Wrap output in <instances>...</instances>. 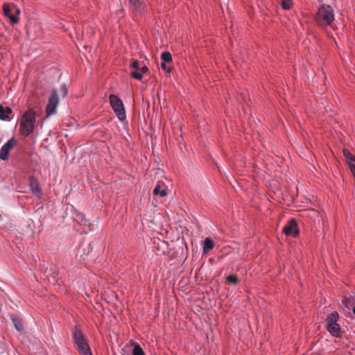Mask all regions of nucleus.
<instances>
[{
	"label": "nucleus",
	"instance_id": "f257e3e1",
	"mask_svg": "<svg viewBox=\"0 0 355 355\" xmlns=\"http://www.w3.org/2000/svg\"><path fill=\"white\" fill-rule=\"evenodd\" d=\"M36 112L28 109L23 113L19 119V132L24 137H28L37 127Z\"/></svg>",
	"mask_w": 355,
	"mask_h": 355
},
{
	"label": "nucleus",
	"instance_id": "f03ea898",
	"mask_svg": "<svg viewBox=\"0 0 355 355\" xmlns=\"http://www.w3.org/2000/svg\"><path fill=\"white\" fill-rule=\"evenodd\" d=\"M335 19L334 10L329 5L323 3L318 8L315 16V21L320 27L331 26Z\"/></svg>",
	"mask_w": 355,
	"mask_h": 355
},
{
	"label": "nucleus",
	"instance_id": "7ed1b4c3",
	"mask_svg": "<svg viewBox=\"0 0 355 355\" xmlns=\"http://www.w3.org/2000/svg\"><path fill=\"white\" fill-rule=\"evenodd\" d=\"M73 343L75 348L81 355H92L87 339L82 331L77 327L73 333Z\"/></svg>",
	"mask_w": 355,
	"mask_h": 355
},
{
	"label": "nucleus",
	"instance_id": "20e7f679",
	"mask_svg": "<svg viewBox=\"0 0 355 355\" xmlns=\"http://www.w3.org/2000/svg\"><path fill=\"white\" fill-rule=\"evenodd\" d=\"M339 314L334 311L328 315L325 322L327 331L334 337L340 338L342 334L340 325L338 323Z\"/></svg>",
	"mask_w": 355,
	"mask_h": 355
},
{
	"label": "nucleus",
	"instance_id": "39448f33",
	"mask_svg": "<svg viewBox=\"0 0 355 355\" xmlns=\"http://www.w3.org/2000/svg\"><path fill=\"white\" fill-rule=\"evenodd\" d=\"M109 100L110 105L119 120L124 121L126 119V114L122 101L115 94H110Z\"/></svg>",
	"mask_w": 355,
	"mask_h": 355
},
{
	"label": "nucleus",
	"instance_id": "423d86ee",
	"mask_svg": "<svg viewBox=\"0 0 355 355\" xmlns=\"http://www.w3.org/2000/svg\"><path fill=\"white\" fill-rule=\"evenodd\" d=\"M59 104V96L57 89H54L52 91L51 96L49 98L48 104L46 107V116H49L55 114L57 107Z\"/></svg>",
	"mask_w": 355,
	"mask_h": 355
},
{
	"label": "nucleus",
	"instance_id": "0eeeda50",
	"mask_svg": "<svg viewBox=\"0 0 355 355\" xmlns=\"http://www.w3.org/2000/svg\"><path fill=\"white\" fill-rule=\"evenodd\" d=\"M17 141L14 137L10 138L4 144L0 149V159L6 161L9 159V153L11 149L16 145Z\"/></svg>",
	"mask_w": 355,
	"mask_h": 355
},
{
	"label": "nucleus",
	"instance_id": "6e6552de",
	"mask_svg": "<svg viewBox=\"0 0 355 355\" xmlns=\"http://www.w3.org/2000/svg\"><path fill=\"white\" fill-rule=\"evenodd\" d=\"M283 232L286 235L295 237L299 232L296 220L295 219L290 220L288 223L284 226Z\"/></svg>",
	"mask_w": 355,
	"mask_h": 355
},
{
	"label": "nucleus",
	"instance_id": "1a4fd4ad",
	"mask_svg": "<svg viewBox=\"0 0 355 355\" xmlns=\"http://www.w3.org/2000/svg\"><path fill=\"white\" fill-rule=\"evenodd\" d=\"M129 4L134 8L135 12L141 14L144 12L146 5L143 0H128Z\"/></svg>",
	"mask_w": 355,
	"mask_h": 355
},
{
	"label": "nucleus",
	"instance_id": "9d476101",
	"mask_svg": "<svg viewBox=\"0 0 355 355\" xmlns=\"http://www.w3.org/2000/svg\"><path fill=\"white\" fill-rule=\"evenodd\" d=\"M3 11L5 16L8 17L12 24H17L18 23V17L12 14L11 8L8 3H4L3 6Z\"/></svg>",
	"mask_w": 355,
	"mask_h": 355
},
{
	"label": "nucleus",
	"instance_id": "9b49d317",
	"mask_svg": "<svg viewBox=\"0 0 355 355\" xmlns=\"http://www.w3.org/2000/svg\"><path fill=\"white\" fill-rule=\"evenodd\" d=\"M12 114V110L9 107H4L0 105V120L9 121L11 120L10 115Z\"/></svg>",
	"mask_w": 355,
	"mask_h": 355
},
{
	"label": "nucleus",
	"instance_id": "f8f14e48",
	"mask_svg": "<svg viewBox=\"0 0 355 355\" xmlns=\"http://www.w3.org/2000/svg\"><path fill=\"white\" fill-rule=\"evenodd\" d=\"M148 71V67L146 66H143L140 68L139 71H134L131 72V76L137 80H141L142 78L143 74Z\"/></svg>",
	"mask_w": 355,
	"mask_h": 355
},
{
	"label": "nucleus",
	"instance_id": "ddd939ff",
	"mask_svg": "<svg viewBox=\"0 0 355 355\" xmlns=\"http://www.w3.org/2000/svg\"><path fill=\"white\" fill-rule=\"evenodd\" d=\"M343 155L349 166L351 164H355V156L350 152L347 150H344Z\"/></svg>",
	"mask_w": 355,
	"mask_h": 355
},
{
	"label": "nucleus",
	"instance_id": "4468645a",
	"mask_svg": "<svg viewBox=\"0 0 355 355\" xmlns=\"http://www.w3.org/2000/svg\"><path fill=\"white\" fill-rule=\"evenodd\" d=\"M214 245L212 240L209 238H206L204 241L203 251L207 252L213 249Z\"/></svg>",
	"mask_w": 355,
	"mask_h": 355
},
{
	"label": "nucleus",
	"instance_id": "2eb2a0df",
	"mask_svg": "<svg viewBox=\"0 0 355 355\" xmlns=\"http://www.w3.org/2000/svg\"><path fill=\"white\" fill-rule=\"evenodd\" d=\"M154 195H159L162 197H164L167 195V191L166 189H161V187L159 185H157L153 189Z\"/></svg>",
	"mask_w": 355,
	"mask_h": 355
},
{
	"label": "nucleus",
	"instance_id": "dca6fc26",
	"mask_svg": "<svg viewBox=\"0 0 355 355\" xmlns=\"http://www.w3.org/2000/svg\"><path fill=\"white\" fill-rule=\"evenodd\" d=\"M132 354H133V355H145L143 349L137 343H134V349H133Z\"/></svg>",
	"mask_w": 355,
	"mask_h": 355
},
{
	"label": "nucleus",
	"instance_id": "f3484780",
	"mask_svg": "<svg viewBox=\"0 0 355 355\" xmlns=\"http://www.w3.org/2000/svg\"><path fill=\"white\" fill-rule=\"evenodd\" d=\"M31 190L34 194L37 195V196L41 195L42 191H41V189L37 182H35V183L32 182L31 184Z\"/></svg>",
	"mask_w": 355,
	"mask_h": 355
},
{
	"label": "nucleus",
	"instance_id": "a211bd4d",
	"mask_svg": "<svg viewBox=\"0 0 355 355\" xmlns=\"http://www.w3.org/2000/svg\"><path fill=\"white\" fill-rule=\"evenodd\" d=\"M281 5L284 10H290L293 6V0H282Z\"/></svg>",
	"mask_w": 355,
	"mask_h": 355
},
{
	"label": "nucleus",
	"instance_id": "6ab92c4d",
	"mask_svg": "<svg viewBox=\"0 0 355 355\" xmlns=\"http://www.w3.org/2000/svg\"><path fill=\"white\" fill-rule=\"evenodd\" d=\"M161 58L164 62H170L172 61V56L169 52H163L161 55Z\"/></svg>",
	"mask_w": 355,
	"mask_h": 355
},
{
	"label": "nucleus",
	"instance_id": "aec40b11",
	"mask_svg": "<svg viewBox=\"0 0 355 355\" xmlns=\"http://www.w3.org/2000/svg\"><path fill=\"white\" fill-rule=\"evenodd\" d=\"M12 320L16 329L19 331H21L23 329V324L17 318H12Z\"/></svg>",
	"mask_w": 355,
	"mask_h": 355
},
{
	"label": "nucleus",
	"instance_id": "412c9836",
	"mask_svg": "<svg viewBox=\"0 0 355 355\" xmlns=\"http://www.w3.org/2000/svg\"><path fill=\"white\" fill-rule=\"evenodd\" d=\"M226 280L230 284H237L239 282V279L236 276L234 275H228L226 277Z\"/></svg>",
	"mask_w": 355,
	"mask_h": 355
},
{
	"label": "nucleus",
	"instance_id": "4be33fe9",
	"mask_svg": "<svg viewBox=\"0 0 355 355\" xmlns=\"http://www.w3.org/2000/svg\"><path fill=\"white\" fill-rule=\"evenodd\" d=\"M61 94L63 97H65L68 94V89L65 85H62L60 89Z\"/></svg>",
	"mask_w": 355,
	"mask_h": 355
},
{
	"label": "nucleus",
	"instance_id": "5701e85b",
	"mask_svg": "<svg viewBox=\"0 0 355 355\" xmlns=\"http://www.w3.org/2000/svg\"><path fill=\"white\" fill-rule=\"evenodd\" d=\"M132 67L135 69V71H139V62L137 60H134L132 63Z\"/></svg>",
	"mask_w": 355,
	"mask_h": 355
},
{
	"label": "nucleus",
	"instance_id": "b1692460",
	"mask_svg": "<svg viewBox=\"0 0 355 355\" xmlns=\"http://www.w3.org/2000/svg\"><path fill=\"white\" fill-rule=\"evenodd\" d=\"M160 67L162 69L166 71L167 72H171V69L166 66V62H163L160 64Z\"/></svg>",
	"mask_w": 355,
	"mask_h": 355
},
{
	"label": "nucleus",
	"instance_id": "393cba45",
	"mask_svg": "<svg viewBox=\"0 0 355 355\" xmlns=\"http://www.w3.org/2000/svg\"><path fill=\"white\" fill-rule=\"evenodd\" d=\"M349 169L354 177L355 178V164H351L349 166Z\"/></svg>",
	"mask_w": 355,
	"mask_h": 355
},
{
	"label": "nucleus",
	"instance_id": "a878e982",
	"mask_svg": "<svg viewBox=\"0 0 355 355\" xmlns=\"http://www.w3.org/2000/svg\"><path fill=\"white\" fill-rule=\"evenodd\" d=\"M20 13V10L19 8H16V14H17V15Z\"/></svg>",
	"mask_w": 355,
	"mask_h": 355
},
{
	"label": "nucleus",
	"instance_id": "bb28decb",
	"mask_svg": "<svg viewBox=\"0 0 355 355\" xmlns=\"http://www.w3.org/2000/svg\"><path fill=\"white\" fill-rule=\"evenodd\" d=\"M353 313L355 314V305L354 307L353 308Z\"/></svg>",
	"mask_w": 355,
	"mask_h": 355
}]
</instances>
